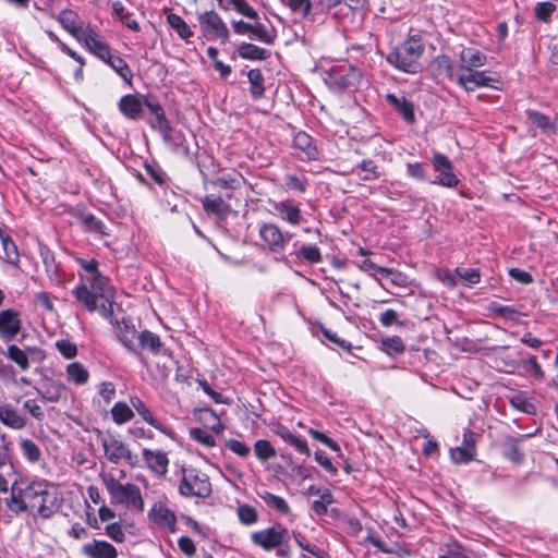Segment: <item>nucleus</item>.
I'll use <instances>...</instances> for the list:
<instances>
[{
  "label": "nucleus",
  "mask_w": 558,
  "mask_h": 558,
  "mask_svg": "<svg viewBox=\"0 0 558 558\" xmlns=\"http://www.w3.org/2000/svg\"><path fill=\"white\" fill-rule=\"evenodd\" d=\"M24 496L29 510L43 519L51 518L60 507V499L56 487L47 481H32L24 488Z\"/></svg>",
  "instance_id": "f257e3e1"
},
{
  "label": "nucleus",
  "mask_w": 558,
  "mask_h": 558,
  "mask_svg": "<svg viewBox=\"0 0 558 558\" xmlns=\"http://www.w3.org/2000/svg\"><path fill=\"white\" fill-rule=\"evenodd\" d=\"M424 44L418 36H410L397 45L386 57L387 62L393 68L410 74H416L421 70L420 59L424 52Z\"/></svg>",
  "instance_id": "f03ea898"
},
{
  "label": "nucleus",
  "mask_w": 558,
  "mask_h": 558,
  "mask_svg": "<svg viewBox=\"0 0 558 558\" xmlns=\"http://www.w3.org/2000/svg\"><path fill=\"white\" fill-rule=\"evenodd\" d=\"M102 481L113 502L124 505L140 512L144 510V500L136 485L132 483L122 484L111 474L105 475Z\"/></svg>",
  "instance_id": "7ed1b4c3"
},
{
  "label": "nucleus",
  "mask_w": 558,
  "mask_h": 558,
  "mask_svg": "<svg viewBox=\"0 0 558 558\" xmlns=\"http://www.w3.org/2000/svg\"><path fill=\"white\" fill-rule=\"evenodd\" d=\"M111 290L108 278H98L96 282L81 281L72 294L82 306L93 313L97 311L102 299H108V292Z\"/></svg>",
  "instance_id": "20e7f679"
},
{
  "label": "nucleus",
  "mask_w": 558,
  "mask_h": 558,
  "mask_svg": "<svg viewBox=\"0 0 558 558\" xmlns=\"http://www.w3.org/2000/svg\"><path fill=\"white\" fill-rule=\"evenodd\" d=\"M362 71L351 64L333 65L325 77L326 84L335 90H354L362 82Z\"/></svg>",
  "instance_id": "39448f33"
},
{
  "label": "nucleus",
  "mask_w": 558,
  "mask_h": 558,
  "mask_svg": "<svg viewBox=\"0 0 558 558\" xmlns=\"http://www.w3.org/2000/svg\"><path fill=\"white\" fill-rule=\"evenodd\" d=\"M179 492L185 497L206 498L211 494V483L206 473L192 466L182 468Z\"/></svg>",
  "instance_id": "423d86ee"
},
{
  "label": "nucleus",
  "mask_w": 558,
  "mask_h": 558,
  "mask_svg": "<svg viewBox=\"0 0 558 558\" xmlns=\"http://www.w3.org/2000/svg\"><path fill=\"white\" fill-rule=\"evenodd\" d=\"M98 434L100 436V442L104 448L105 457L111 463L118 464L121 460H125L131 466L136 465L137 456L130 450L129 445L118 439L112 434L104 436L99 430Z\"/></svg>",
  "instance_id": "0eeeda50"
},
{
  "label": "nucleus",
  "mask_w": 558,
  "mask_h": 558,
  "mask_svg": "<svg viewBox=\"0 0 558 558\" xmlns=\"http://www.w3.org/2000/svg\"><path fill=\"white\" fill-rule=\"evenodd\" d=\"M251 541L255 546L269 551L289 542L290 532L282 524H275L270 527L253 532Z\"/></svg>",
  "instance_id": "6e6552de"
},
{
  "label": "nucleus",
  "mask_w": 558,
  "mask_h": 558,
  "mask_svg": "<svg viewBox=\"0 0 558 558\" xmlns=\"http://www.w3.org/2000/svg\"><path fill=\"white\" fill-rule=\"evenodd\" d=\"M202 35L207 40L220 39L227 43L229 39V29L219 14L213 10L205 11L197 16Z\"/></svg>",
  "instance_id": "1a4fd4ad"
},
{
  "label": "nucleus",
  "mask_w": 558,
  "mask_h": 558,
  "mask_svg": "<svg viewBox=\"0 0 558 558\" xmlns=\"http://www.w3.org/2000/svg\"><path fill=\"white\" fill-rule=\"evenodd\" d=\"M259 236L268 250L274 254H283L293 238V233L282 231L276 223L264 222L259 227Z\"/></svg>",
  "instance_id": "9d476101"
},
{
  "label": "nucleus",
  "mask_w": 558,
  "mask_h": 558,
  "mask_svg": "<svg viewBox=\"0 0 558 558\" xmlns=\"http://www.w3.org/2000/svg\"><path fill=\"white\" fill-rule=\"evenodd\" d=\"M432 165L434 171L438 172V177L433 181V184H438L445 187H454L459 184L460 181L453 172V165L446 155L441 153H434Z\"/></svg>",
  "instance_id": "9b49d317"
},
{
  "label": "nucleus",
  "mask_w": 558,
  "mask_h": 558,
  "mask_svg": "<svg viewBox=\"0 0 558 558\" xmlns=\"http://www.w3.org/2000/svg\"><path fill=\"white\" fill-rule=\"evenodd\" d=\"M22 330L21 313L14 308L0 311V339L3 342L15 340Z\"/></svg>",
  "instance_id": "f8f14e48"
},
{
  "label": "nucleus",
  "mask_w": 558,
  "mask_h": 558,
  "mask_svg": "<svg viewBox=\"0 0 558 558\" xmlns=\"http://www.w3.org/2000/svg\"><path fill=\"white\" fill-rule=\"evenodd\" d=\"M269 204L276 215L282 221L298 226L302 222L303 216L299 205L294 201L287 198L282 201H269Z\"/></svg>",
  "instance_id": "ddd939ff"
},
{
  "label": "nucleus",
  "mask_w": 558,
  "mask_h": 558,
  "mask_svg": "<svg viewBox=\"0 0 558 558\" xmlns=\"http://www.w3.org/2000/svg\"><path fill=\"white\" fill-rule=\"evenodd\" d=\"M496 80L487 76L485 71L469 70L458 72L457 84L466 92H472L476 87L489 86Z\"/></svg>",
  "instance_id": "4468645a"
},
{
  "label": "nucleus",
  "mask_w": 558,
  "mask_h": 558,
  "mask_svg": "<svg viewBox=\"0 0 558 558\" xmlns=\"http://www.w3.org/2000/svg\"><path fill=\"white\" fill-rule=\"evenodd\" d=\"M387 104L399 114L402 119L409 123L413 124L415 122V113H414V105L412 101L408 100L403 93L393 94L388 93L385 96Z\"/></svg>",
  "instance_id": "2eb2a0df"
},
{
  "label": "nucleus",
  "mask_w": 558,
  "mask_h": 558,
  "mask_svg": "<svg viewBox=\"0 0 558 558\" xmlns=\"http://www.w3.org/2000/svg\"><path fill=\"white\" fill-rule=\"evenodd\" d=\"M293 148L299 150L301 160H318L319 150L313 137L306 132L300 131L293 136Z\"/></svg>",
  "instance_id": "dca6fc26"
},
{
  "label": "nucleus",
  "mask_w": 558,
  "mask_h": 558,
  "mask_svg": "<svg viewBox=\"0 0 558 558\" xmlns=\"http://www.w3.org/2000/svg\"><path fill=\"white\" fill-rule=\"evenodd\" d=\"M80 41L102 61L109 58V54L111 53L109 46L100 39V36L90 25L85 27V33Z\"/></svg>",
  "instance_id": "f3484780"
},
{
  "label": "nucleus",
  "mask_w": 558,
  "mask_h": 558,
  "mask_svg": "<svg viewBox=\"0 0 558 558\" xmlns=\"http://www.w3.org/2000/svg\"><path fill=\"white\" fill-rule=\"evenodd\" d=\"M142 456L147 468L156 475L162 476L168 472L169 459L166 452L145 448Z\"/></svg>",
  "instance_id": "a211bd4d"
},
{
  "label": "nucleus",
  "mask_w": 558,
  "mask_h": 558,
  "mask_svg": "<svg viewBox=\"0 0 558 558\" xmlns=\"http://www.w3.org/2000/svg\"><path fill=\"white\" fill-rule=\"evenodd\" d=\"M149 519L158 525L168 527L171 532L175 531L177 518L174 513L161 502L154 504L149 511Z\"/></svg>",
  "instance_id": "6ab92c4d"
},
{
  "label": "nucleus",
  "mask_w": 558,
  "mask_h": 558,
  "mask_svg": "<svg viewBox=\"0 0 558 558\" xmlns=\"http://www.w3.org/2000/svg\"><path fill=\"white\" fill-rule=\"evenodd\" d=\"M57 21L70 33L76 40H81L85 28L80 24V17L73 10H62L57 16Z\"/></svg>",
  "instance_id": "aec40b11"
},
{
  "label": "nucleus",
  "mask_w": 558,
  "mask_h": 558,
  "mask_svg": "<svg viewBox=\"0 0 558 558\" xmlns=\"http://www.w3.org/2000/svg\"><path fill=\"white\" fill-rule=\"evenodd\" d=\"M460 61L458 72L475 70L486 64L487 56L477 49L464 48L460 52Z\"/></svg>",
  "instance_id": "412c9836"
},
{
  "label": "nucleus",
  "mask_w": 558,
  "mask_h": 558,
  "mask_svg": "<svg viewBox=\"0 0 558 558\" xmlns=\"http://www.w3.org/2000/svg\"><path fill=\"white\" fill-rule=\"evenodd\" d=\"M144 105L148 111L154 116V119L149 120V124L153 129L159 131V129L169 130L168 124L170 123L165 114V110L161 105L153 96H144Z\"/></svg>",
  "instance_id": "4be33fe9"
},
{
  "label": "nucleus",
  "mask_w": 558,
  "mask_h": 558,
  "mask_svg": "<svg viewBox=\"0 0 558 558\" xmlns=\"http://www.w3.org/2000/svg\"><path fill=\"white\" fill-rule=\"evenodd\" d=\"M144 106V99L141 100V98L132 94L121 97L118 104L121 113L130 120L140 119Z\"/></svg>",
  "instance_id": "5701e85b"
},
{
  "label": "nucleus",
  "mask_w": 558,
  "mask_h": 558,
  "mask_svg": "<svg viewBox=\"0 0 558 558\" xmlns=\"http://www.w3.org/2000/svg\"><path fill=\"white\" fill-rule=\"evenodd\" d=\"M83 554L90 558H117L118 553L113 545L106 541L94 539L82 548Z\"/></svg>",
  "instance_id": "b1692460"
},
{
  "label": "nucleus",
  "mask_w": 558,
  "mask_h": 558,
  "mask_svg": "<svg viewBox=\"0 0 558 558\" xmlns=\"http://www.w3.org/2000/svg\"><path fill=\"white\" fill-rule=\"evenodd\" d=\"M527 437H530V435H520L519 437H507L502 444L504 457L515 464H521L524 461V452L520 447V442Z\"/></svg>",
  "instance_id": "393cba45"
},
{
  "label": "nucleus",
  "mask_w": 558,
  "mask_h": 558,
  "mask_svg": "<svg viewBox=\"0 0 558 558\" xmlns=\"http://www.w3.org/2000/svg\"><path fill=\"white\" fill-rule=\"evenodd\" d=\"M36 390L45 401L56 403L65 393L66 387L62 381L47 378Z\"/></svg>",
  "instance_id": "a878e982"
},
{
  "label": "nucleus",
  "mask_w": 558,
  "mask_h": 558,
  "mask_svg": "<svg viewBox=\"0 0 558 558\" xmlns=\"http://www.w3.org/2000/svg\"><path fill=\"white\" fill-rule=\"evenodd\" d=\"M138 335L134 326L124 325L119 328L118 339L126 350L136 357L142 359L143 354L135 343V341L138 340Z\"/></svg>",
  "instance_id": "bb28decb"
},
{
  "label": "nucleus",
  "mask_w": 558,
  "mask_h": 558,
  "mask_svg": "<svg viewBox=\"0 0 558 558\" xmlns=\"http://www.w3.org/2000/svg\"><path fill=\"white\" fill-rule=\"evenodd\" d=\"M0 422L13 429L25 427L27 421L11 404L0 405Z\"/></svg>",
  "instance_id": "cd10ccee"
},
{
  "label": "nucleus",
  "mask_w": 558,
  "mask_h": 558,
  "mask_svg": "<svg viewBox=\"0 0 558 558\" xmlns=\"http://www.w3.org/2000/svg\"><path fill=\"white\" fill-rule=\"evenodd\" d=\"M277 435L283 441H286L287 444H289L292 447H294V449L299 453L304 454L305 457H310L311 456V450H310V448L307 446L306 440L303 437H301L300 435H296V434L292 433L291 430H289L284 426H281L278 429Z\"/></svg>",
  "instance_id": "c85d7f7f"
},
{
  "label": "nucleus",
  "mask_w": 558,
  "mask_h": 558,
  "mask_svg": "<svg viewBox=\"0 0 558 558\" xmlns=\"http://www.w3.org/2000/svg\"><path fill=\"white\" fill-rule=\"evenodd\" d=\"M138 343L142 349L149 350L154 355L159 354L162 349L160 337L150 330H143L138 335Z\"/></svg>",
  "instance_id": "c756f323"
},
{
  "label": "nucleus",
  "mask_w": 558,
  "mask_h": 558,
  "mask_svg": "<svg viewBox=\"0 0 558 558\" xmlns=\"http://www.w3.org/2000/svg\"><path fill=\"white\" fill-rule=\"evenodd\" d=\"M432 66L435 69L438 75H445L447 78L457 81L458 72L452 64L450 57L446 54L438 56L432 62Z\"/></svg>",
  "instance_id": "7c9ffc66"
},
{
  "label": "nucleus",
  "mask_w": 558,
  "mask_h": 558,
  "mask_svg": "<svg viewBox=\"0 0 558 558\" xmlns=\"http://www.w3.org/2000/svg\"><path fill=\"white\" fill-rule=\"evenodd\" d=\"M294 255L298 259L306 262L308 264H318L323 260V255L316 245L303 244L294 251Z\"/></svg>",
  "instance_id": "2f4dec72"
},
{
  "label": "nucleus",
  "mask_w": 558,
  "mask_h": 558,
  "mask_svg": "<svg viewBox=\"0 0 558 558\" xmlns=\"http://www.w3.org/2000/svg\"><path fill=\"white\" fill-rule=\"evenodd\" d=\"M239 56L246 60H266L269 51L254 44L242 43L238 48Z\"/></svg>",
  "instance_id": "473e14b6"
},
{
  "label": "nucleus",
  "mask_w": 558,
  "mask_h": 558,
  "mask_svg": "<svg viewBox=\"0 0 558 558\" xmlns=\"http://www.w3.org/2000/svg\"><path fill=\"white\" fill-rule=\"evenodd\" d=\"M66 376L69 381L78 386L85 385L89 379L87 368L80 362H73L66 366Z\"/></svg>",
  "instance_id": "72a5a7b5"
},
{
  "label": "nucleus",
  "mask_w": 558,
  "mask_h": 558,
  "mask_svg": "<svg viewBox=\"0 0 558 558\" xmlns=\"http://www.w3.org/2000/svg\"><path fill=\"white\" fill-rule=\"evenodd\" d=\"M7 506L12 512L16 514L29 510L28 502L24 496V489H16L15 485H12L11 496L7 500Z\"/></svg>",
  "instance_id": "f704fd0d"
},
{
  "label": "nucleus",
  "mask_w": 558,
  "mask_h": 558,
  "mask_svg": "<svg viewBox=\"0 0 558 558\" xmlns=\"http://www.w3.org/2000/svg\"><path fill=\"white\" fill-rule=\"evenodd\" d=\"M0 240L5 255V259L12 266L17 267L20 263L17 246L9 234L0 230Z\"/></svg>",
  "instance_id": "c9c22d12"
},
{
  "label": "nucleus",
  "mask_w": 558,
  "mask_h": 558,
  "mask_svg": "<svg viewBox=\"0 0 558 558\" xmlns=\"http://www.w3.org/2000/svg\"><path fill=\"white\" fill-rule=\"evenodd\" d=\"M80 221L88 232L97 233L101 236L107 235L106 226L102 220L98 219L90 213H81L78 216Z\"/></svg>",
  "instance_id": "e433bc0d"
},
{
  "label": "nucleus",
  "mask_w": 558,
  "mask_h": 558,
  "mask_svg": "<svg viewBox=\"0 0 558 558\" xmlns=\"http://www.w3.org/2000/svg\"><path fill=\"white\" fill-rule=\"evenodd\" d=\"M167 23L183 40L187 41L194 35L186 22L175 13H170L167 15Z\"/></svg>",
  "instance_id": "4c0bfd02"
},
{
  "label": "nucleus",
  "mask_w": 558,
  "mask_h": 558,
  "mask_svg": "<svg viewBox=\"0 0 558 558\" xmlns=\"http://www.w3.org/2000/svg\"><path fill=\"white\" fill-rule=\"evenodd\" d=\"M105 62L110 65L121 78L128 83H131L133 73L129 64L121 57L110 53L109 58H107Z\"/></svg>",
  "instance_id": "58836bf2"
},
{
  "label": "nucleus",
  "mask_w": 558,
  "mask_h": 558,
  "mask_svg": "<svg viewBox=\"0 0 558 558\" xmlns=\"http://www.w3.org/2000/svg\"><path fill=\"white\" fill-rule=\"evenodd\" d=\"M250 93L254 99H259L265 94L264 76L259 69H252L247 73Z\"/></svg>",
  "instance_id": "ea45409f"
},
{
  "label": "nucleus",
  "mask_w": 558,
  "mask_h": 558,
  "mask_svg": "<svg viewBox=\"0 0 558 558\" xmlns=\"http://www.w3.org/2000/svg\"><path fill=\"white\" fill-rule=\"evenodd\" d=\"M110 412L113 422L118 425L130 422L134 417V412L131 405L123 401L116 402Z\"/></svg>",
  "instance_id": "a19ab883"
},
{
  "label": "nucleus",
  "mask_w": 558,
  "mask_h": 558,
  "mask_svg": "<svg viewBox=\"0 0 558 558\" xmlns=\"http://www.w3.org/2000/svg\"><path fill=\"white\" fill-rule=\"evenodd\" d=\"M112 10L114 14L118 16L119 21L123 23L128 28H130L133 32L141 31L138 22L132 19V14L129 11H126L124 4L121 1L113 2Z\"/></svg>",
  "instance_id": "79ce46f5"
},
{
  "label": "nucleus",
  "mask_w": 558,
  "mask_h": 558,
  "mask_svg": "<svg viewBox=\"0 0 558 558\" xmlns=\"http://www.w3.org/2000/svg\"><path fill=\"white\" fill-rule=\"evenodd\" d=\"M20 449L23 457L31 463H37L41 458V450L38 445L26 438L19 440Z\"/></svg>",
  "instance_id": "37998d69"
},
{
  "label": "nucleus",
  "mask_w": 558,
  "mask_h": 558,
  "mask_svg": "<svg viewBox=\"0 0 558 558\" xmlns=\"http://www.w3.org/2000/svg\"><path fill=\"white\" fill-rule=\"evenodd\" d=\"M169 130L159 129V133L163 142L173 150H178L184 142V135L181 131H175L171 124H168Z\"/></svg>",
  "instance_id": "c03bdc74"
},
{
  "label": "nucleus",
  "mask_w": 558,
  "mask_h": 558,
  "mask_svg": "<svg viewBox=\"0 0 558 558\" xmlns=\"http://www.w3.org/2000/svg\"><path fill=\"white\" fill-rule=\"evenodd\" d=\"M259 497L269 508L275 509L281 514L289 513L290 507L282 497L271 494L269 492H264L263 494H259Z\"/></svg>",
  "instance_id": "a18cd8bd"
},
{
  "label": "nucleus",
  "mask_w": 558,
  "mask_h": 558,
  "mask_svg": "<svg viewBox=\"0 0 558 558\" xmlns=\"http://www.w3.org/2000/svg\"><path fill=\"white\" fill-rule=\"evenodd\" d=\"M5 355L9 360L16 363L22 371H27L31 367L26 351L15 344H10L8 347Z\"/></svg>",
  "instance_id": "49530a36"
},
{
  "label": "nucleus",
  "mask_w": 558,
  "mask_h": 558,
  "mask_svg": "<svg viewBox=\"0 0 558 558\" xmlns=\"http://www.w3.org/2000/svg\"><path fill=\"white\" fill-rule=\"evenodd\" d=\"M284 186L288 191H294L298 193H305L308 186V180L304 175H298L295 173H286L283 177Z\"/></svg>",
  "instance_id": "de8ad7c7"
},
{
  "label": "nucleus",
  "mask_w": 558,
  "mask_h": 558,
  "mask_svg": "<svg viewBox=\"0 0 558 558\" xmlns=\"http://www.w3.org/2000/svg\"><path fill=\"white\" fill-rule=\"evenodd\" d=\"M204 209L216 216H223L226 214L227 205L220 196L207 195L202 199Z\"/></svg>",
  "instance_id": "09e8293b"
},
{
  "label": "nucleus",
  "mask_w": 558,
  "mask_h": 558,
  "mask_svg": "<svg viewBox=\"0 0 558 558\" xmlns=\"http://www.w3.org/2000/svg\"><path fill=\"white\" fill-rule=\"evenodd\" d=\"M77 263L88 274L85 278L82 277L81 281L96 282V279L98 278H107L106 276L99 272V263L95 258H80L77 259Z\"/></svg>",
  "instance_id": "8fccbe9b"
},
{
  "label": "nucleus",
  "mask_w": 558,
  "mask_h": 558,
  "mask_svg": "<svg viewBox=\"0 0 558 558\" xmlns=\"http://www.w3.org/2000/svg\"><path fill=\"white\" fill-rule=\"evenodd\" d=\"M356 170H361L364 174L360 175V179L363 181H372L376 180L380 177V172L378 171L377 163L372 159H364L360 163L356 165L353 172Z\"/></svg>",
  "instance_id": "3c124183"
},
{
  "label": "nucleus",
  "mask_w": 558,
  "mask_h": 558,
  "mask_svg": "<svg viewBox=\"0 0 558 558\" xmlns=\"http://www.w3.org/2000/svg\"><path fill=\"white\" fill-rule=\"evenodd\" d=\"M254 453L259 461H268L276 457V450L266 439H258L254 444Z\"/></svg>",
  "instance_id": "603ef678"
},
{
  "label": "nucleus",
  "mask_w": 558,
  "mask_h": 558,
  "mask_svg": "<svg viewBox=\"0 0 558 558\" xmlns=\"http://www.w3.org/2000/svg\"><path fill=\"white\" fill-rule=\"evenodd\" d=\"M525 114L529 121L539 128L543 132H548L554 129L553 123L548 116L532 109H527Z\"/></svg>",
  "instance_id": "864d4df0"
},
{
  "label": "nucleus",
  "mask_w": 558,
  "mask_h": 558,
  "mask_svg": "<svg viewBox=\"0 0 558 558\" xmlns=\"http://www.w3.org/2000/svg\"><path fill=\"white\" fill-rule=\"evenodd\" d=\"M381 349L389 355L404 352V343L399 336L387 337L381 340Z\"/></svg>",
  "instance_id": "5fc2aeb1"
},
{
  "label": "nucleus",
  "mask_w": 558,
  "mask_h": 558,
  "mask_svg": "<svg viewBox=\"0 0 558 558\" xmlns=\"http://www.w3.org/2000/svg\"><path fill=\"white\" fill-rule=\"evenodd\" d=\"M236 514L240 522L244 525H252L258 521L256 509L247 504L240 505L236 509Z\"/></svg>",
  "instance_id": "6e6d98bb"
},
{
  "label": "nucleus",
  "mask_w": 558,
  "mask_h": 558,
  "mask_svg": "<svg viewBox=\"0 0 558 558\" xmlns=\"http://www.w3.org/2000/svg\"><path fill=\"white\" fill-rule=\"evenodd\" d=\"M251 35L253 38L265 43V44H272V41L276 38L275 32L272 29L267 28L262 23H255L252 24Z\"/></svg>",
  "instance_id": "4d7b16f0"
},
{
  "label": "nucleus",
  "mask_w": 558,
  "mask_h": 558,
  "mask_svg": "<svg viewBox=\"0 0 558 558\" xmlns=\"http://www.w3.org/2000/svg\"><path fill=\"white\" fill-rule=\"evenodd\" d=\"M112 291L108 292V299H102L99 302L97 311L104 318L108 319L112 325H119L118 318L113 317L114 302L112 301Z\"/></svg>",
  "instance_id": "13d9d810"
},
{
  "label": "nucleus",
  "mask_w": 558,
  "mask_h": 558,
  "mask_svg": "<svg viewBox=\"0 0 558 558\" xmlns=\"http://www.w3.org/2000/svg\"><path fill=\"white\" fill-rule=\"evenodd\" d=\"M138 415L142 417L144 422L162 433L163 435L171 437L173 432L170 427L162 424L158 418L154 416L151 411L147 408L143 412L138 413Z\"/></svg>",
  "instance_id": "bf43d9fd"
},
{
  "label": "nucleus",
  "mask_w": 558,
  "mask_h": 558,
  "mask_svg": "<svg viewBox=\"0 0 558 558\" xmlns=\"http://www.w3.org/2000/svg\"><path fill=\"white\" fill-rule=\"evenodd\" d=\"M520 365L524 368L527 375L534 377L537 380L544 379L545 374L536 356H530L529 359L522 361Z\"/></svg>",
  "instance_id": "052dcab7"
},
{
  "label": "nucleus",
  "mask_w": 558,
  "mask_h": 558,
  "mask_svg": "<svg viewBox=\"0 0 558 558\" xmlns=\"http://www.w3.org/2000/svg\"><path fill=\"white\" fill-rule=\"evenodd\" d=\"M333 502V496L329 489H325L319 499L314 500L312 504V510L317 515H324L327 513V507Z\"/></svg>",
  "instance_id": "680f3d73"
},
{
  "label": "nucleus",
  "mask_w": 558,
  "mask_h": 558,
  "mask_svg": "<svg viewBox=\"0 0 558 558\" xmlns=\"http://www.w3.org/2000/svg\"><path fill=\"white\" fill-rule=\"evenodd\" d=\"M190 437L193 440H195L208 448L216 446V440H215L214 436L203 428H198V427L191 428Z\"/></svg>",
  "instance_id": "e2e57ef3"
},
{
  "label": "nucleus",
  "mask_w": 558,
  "mask_h": 558,
  "mask_svg": "<svg viewBox=\"0 0 558 558\" xmlns=\"http://www.w3.org/2000/svg\"><path fill=\"white\" fill-rule=\"evenodd\" d=\"M456 272L468 286L477 284L481 281L480 270L476 268H456Z\"/></svg>",
  "instance_id": "0e129e2a"
},
{
  "label": "nucleus",
  "mask_w": 558,
  "mask_h": 558,
  "mask_svg": "<svg viewBox=\"0 0 558 558\" xmlns=\"http://www.w3.org/2000/svg\"><path fill=\"white\" fill-rule=\"evenodd\" d=\"M450 457L454 463L462 464L472 461L475 457V452L459 446L450 450Z\"/></svg>",
  "instance_id": "69168bd1"
},
{
  "label": "nucleus",
  "mask_w": 558,
  "mask_h": 558,
  "mask_svg": "<svg viewBox=\"0 0 558 558\" xmlns=\"http://www.w3.org/2000/svg\"><path fill=\"white\" fill-rule=\"evenodd\" d=\"M40 254H41L43 262H44L46 271L48 274V277L51 280H58L59 279V276H58L59 268L56 265L53 255L48 250L41 251Z\"/></svg>",
  "instance_id": "338daca9"
},
{
  "label": "nucleus",
  "mask_w": 558,
  "mask_h": 558,
  "mask_svg": "<svg viewBox=\"0 0 558 558\" xmlns=\"http://www.w3.org/2000/svg\"><path fill=\"white\" fill-rule=\"evenodd\" d=\"M488 310L496 313L497 315H499L502 318H507V319H511V320L515 319L519 315L518 311L514 310L513 307L507 306V305H501L497 302H490L488 305Z\"/></svg>",
  "instance_id": "774afa93"
}]
</instances>
